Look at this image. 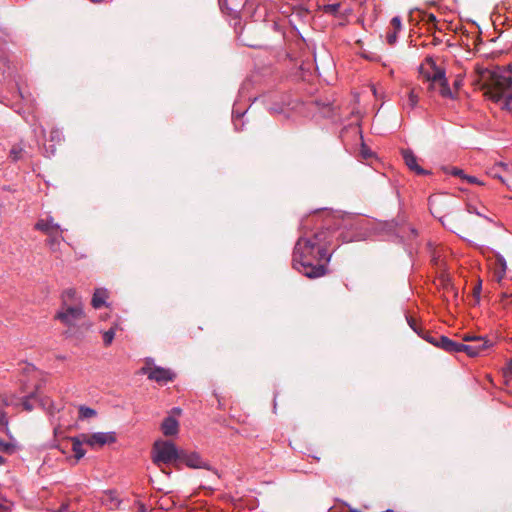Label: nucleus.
Returning <instances> with one entry per match:
<instances>
[{"mask_svg":"<svg viewBox=\"0 0 512 512\" xmlns=\"http://www.w3.org/2000/svg\"><path fill=\"white\" fill-rule=\"evenodd\" d=\"M329 242L330 231L328 229H322L310 235L303 233L293 250V268L308 278L325 275L326 264L331 257L327 249Z\"/></svg>","mask_w":512,"mask_h":512,"instance_id":"nucleus-1","label":"nucleus"},{"mask_svg":"<svg viewBox=\"0 0 512 512\" xmlns=\"http://www.w3.org/2000/svg\"><path fill=\"white\" fill-rule=\"evenodd\" d=\"M419 72L426 81L430 82L429 89L433 90L435 86L438 85L439 93L442 97L449 99L455 98L449 86L445 68L438 65L433 57H426L419 68Z\"/></svg>","mask_w":512,"mask_h":512,"instance_id":"nucleus-2","label":"nucleus"},{"mask_svg":"<svg viewBox=\"0 0 512 512\" xmlns=\"http://www.w3.org/2000/svg\"><path fill=\"white\" fill-rule=\"evenodd\" d=\"M489 98L501 105L503 109H510L512 104V75L499 76L493 87L487 91Z\"/></svg>","mask_w":512,"mask_h":512,"instance_id":"nucleus-3","label":"nucleus"},{"mask_svg":"<svg viewBox=\"0 0 512 512\" xmlns=\"http://www.w3.org/2000/svg\"><path fill=\"white\" fill-rule=\"evenodd\" d=\"M479 340L481 344H463L453 341L446 336H440L436 346L449 353L464 352L471 357H475L489 346L488 341L484 338H479Z\"/></svg>","mask_w":512,"mask_h":512,"instance_id":"nucleus-4","label":"nucleus"},{"mask_svg":"<svg viewBox=\"0 0 512 512\" xmlns=\"http://www.w3.org/2000/svg\"><path fill=\"white\" fill-rule=\"evenodd\" d=\"M153 461L156 464L176 463L180 460L181 450L169 441H157L153 446Z\"/></svg>","mask_w":512,"mask_h":512,"instance_id":"nucleus-5","label":"nucleus"},{"mask_svg":"<svg viewBox=\"0 0 512 512\" xmlns=\"http://www.w3.org/2000/svg\"><path fill=\"white\" fill-rule=\"evenodd\" d=\"M141 373L159 384H166L175 378L172 370L156 366L152 358H146L145 365L141 368Z\"/></svg>","mask_w":512,"mask_h":512,"instance_id":"nucleus-6","label":"nucleus"},{"mask_svg":"<svg viewBox=\"0 0 512 512\" xmlns=\"http://www.w3.org/2000/svg\"><path fill=\"white\" fill-rule=\"evenodd\" d=\"M84 317L83 308L80 303H74L70 306H62L56 313L55 318L68 327H74Z\"/></svg>","mask_w":512,"mask_h":512,"instance_id":"nucleus-7","label":"nucleus"},{"mask_svg":"<svg viewBox=\"0 0 512 512\" xmlns=\"http://www.w3.org/2000/svg\"><path fill=\"white\" fill-rule=\"evenodd\" d=\"M83 442L91 447H101L116 441L114 432H96L93 434H81Z\"/></svg>","mask_w":512,"mask_h":512,"instance_id":"nucleus-8","label":"nucleus"},{"mask_svg":"<svg viewBox=\"0 0 512 512\" xmlns=\"http://www.w3.org/2000/svg\"><path fill=\"white\" fill-rule=\"evenodd\" d=\"M219 5L222 11L227 10L229 15L237 16L241 9L249 10L254 4L252 0H245L244 3L236 0H219Z\"/></svg>","mask_w":512,"mask_h":512,"instance_id":"nucleus-9","label":"nucleus"},{"mask_svg":"<svg viewBox=\"0 0 512 512\" xmlns=\"http://www.w3.org/2000/svg\"><path fill=\"white\" fill-rule=\"evenodd\" d=\"M179 462L184 463L191 468H207L206 461L203 460L201 456L196 452L188 453L181 450Z\"/></svg>","mask_w":512,"mask_h":512,"instance_id":"nucleus-10","label":"nucleus"},{"mask_svg":"<svg viewBox=\"0 0 512 512\" xmlns=\"http://www.w3.org/2000/svg\"><path fill=\"white\" fill-rule=\"evenodd\" d=\"M402 156L407 167L418 175H426L428 171L417 164V158L410 149L402 150Z\"/></svg>","mask_w":512,"mask_h":512,"instance_id":"nucleus-11","label":"nucleus"},{"mask_svg":"<svg viewBox=\"0 0 512 512\" xmlns=\"http://www.w3.org/2000/svg\"><path fill=\"white\" fill-rule=\"evenodd\" d=\"M35 228L37 230H40L47 235H51L52 232L60 230V225L57 223H54L53 219L47 218V219H41L35 224Z\"/></svg>","mask_w":512,"mask_h":512,"instance_id":"nucleus-12","label":"nucleus"},{"mask_svg":"<svg viewBox=\"0 0 512 512\" xmlns=\"http://www.w3.org/2000/svg\"><path fill=\"white\" fill-rule=\"evenodd\" d=\"M47 413L50 417V422L54 426V433L57 434L58 430L60 429V419L57 417V414L61 411L62 407L57 406L54 402H49Z\"/></svg>","mask_w":512,"mask_h":512,"instance_id":"nucleus-13","label":"nucleus"},{"mask_svg":"<svg viewBox=\"0 0 512 512\" xmlns=\"http://www.w3.org/2000/svg\"><path fill=\"white\" fill-rule=\"evenodd\" d=\"M178 421L172 417H166L161 425L162 432L165 436H173L178 433Z\"/></svg>","mask_w":512,"mask_h":512,"instance_id":"nucleus-14","label":"nucleus"},{"mask_svg":"<svg viewBox=\"0 0 512 512\" xmlns=\"http://www.w3.org/2000/svg\"><path fill=\"white\" fill-rule=\"evenodd\" d=\"M62 140H63V134H62V132L59 129L51 130V132H50V142H52V143H60ZM44 150H45V156L46 157L53 156L54 153H55V145L54 144H50L48 146L45 145Z\"/></svg>","mask_w":512,"mask_h":512,"instance_id":"nucleus-15","label":"nucleus"},{"mask_svg":"<svg viewBox=\"0 0 512 512\" xmlns=\"http://www.w3.org/2000/svg\"><path fill=\"white\" fill-rule=\"evenodd\" d=\"M29 157L23 143L14 144L9 151V158L12 162H17Z\"/></svg>","mask_w":512,"mask_h":512,"instance_id":"nucleus-16","label":"nucleus"},{"mask_svg":"<svg viewBox=\"0 0 512 512\" xmlns=\"http://www.w3.org/2000/svg\"><path fill=\"white\" fill-rule=\"evenodd\" d=\"M466 210L470 214H475L479 217L486 219L489 222H493V220L486 214V212H488V209L484 205L478 206L472 203H467Z\"/></svg>","mask_w":512,"mask_h":512,"instance_id":"nucleus-17","label":"nucleus"},{"mask_svg":"<svg viewBox=\"0 0 512 512\" xmlns=\"http://www.w3.org/2000/svg\"><path fill=\"white\" fill-rule=\"evenodd\" d=\"M108 297V291L104 288H98L95 290L93 297H92V306L96 309L102 307L105 302L106 298Z\"/></svg>","mask_w":512,"mask_h":512,"instance_id":"nucleus-18","label":"nucleus"},{"mask_svg":"<svg viewBox=\"0 0 512 512\" xmlns=\"http://www.w3.org/2000/svg\"><path fill=\"white\" fill-rule=\"evenodd\" d=\"M246 110H240L237 107V103L234 104L233 110H232V121L235 130L240 131L244 125L242 122V117L245 115Z\"/></svg>","mask_w":512,"mask_h":512,"instance_id":"nucleus-19","label":"nucleus"},{"mask_svg":"<svg viewBox=\"0 0 512 512\" xmlns=\"http://www.w3.org/2000/svg\"><path fill=\"white\" fill-rule=\"evenodd\" d=\"M72 441V450L74 452V456L77 460L81 459L85 455V450L83 449L82 445L85 444L83 442V438H81V435L79 437H73L71 438Z\"/></svg>","mask_w":512,"mask_h":512,"instance_id":"nucleus-20","label":"nucleus"},{"mask_svg":"<svg viewBox=\"0 0 512 512\" xmlns=\"http://www.w3.org/2000/svg\"><path fill=\"white\" fill-rule=\"evenodd\" d=\"M62 232L63 230L60 229L58 231L52 232L51 235H48L47 244L51 250L56 251L58 249L61 240H63Z\"/></svg>","mask_w":512,"mask_h":512,"instance_id":"nucleus-21","label":"nucleus"},{"mask_svg":"<svg viewBox=\"0 0 512 512\" xmlns=\"http://www.w3.org/2000/svg\"><path fill=\"white\" fill-rule=\"evenodd\" d=\"M419 102V96L415 93L414 89H411L408 93L406 102L403 103L404 109H414Z\"/></svg>","mask_w":512,"mask_h":512,"instance_id":"nucleus-22","label":"nucleus"},{"mask_svg":"<svg viewBox=\"0 0 512 512\" xmlns=\"http://www.w3.org/2000/svg\"><path fill=\"white\" fill-rule=\"evenodd\" d=\"M76 294L75 289H66L62 294V306H70L69 302H74Z\"/></svg>","mask_w":512,"mask_h":512,"instance_id":"nucleus-23","label":"nucleus"},{"mask_svg":"<svg viewBox=\"0 0 512 512\" xmlns=\"http://www.w3.org/2000/svg\"><path fill=\"white\" fill-rule=\"evenodd\" d=\"M37 398V394L36 392H31L29 395L27 396H24L22 398V401H21V404L23 406V408L26 410V411H32L34 406L32 404V400L36 399Z\"/></svg>","mask_w":512,"mask_h":512,"instance_id":"nucleus-24","label":"nucleus"},{"mask_svg":"<svg viewBox=\"0 0 512 512\" xmlns=\"http://www.w3.org/2000/svg\"><path fill=\"white\" fill-rule=\"evenodd\" d=\"M16 449V441H4L0 439V452L12 454Z\"/></svg>","mask_w":512,"mask_h":512,"instance_id":"nucleus-25","label":"nucleus"},{"mask_svg":"<svg viewBox=\"0 0 512 512\" xmlns=\"http://www.w3.org/2000/svg\"><path fill=\"white\" fill-rule=\"evenodd\" d=\"M96 415V411L90 407L80 406L79 407V418L87 419Z\"/></svg>","mask_w":512,"mask_h":512,"instance_id":"nucleus-26","label":"nucleus"},{"mask_svg":"<svg viewBox=\"0 0 512 512\" xmlns=\"http://www.w3.org/2000/svg\"><path fill=\"white\" fill-rule=\"evenodd\" d=\"M444 171H445V173L453 175V176H456V177H459L462 180H464L465 176H466L464 171L462 169H460V168H457V167H446V168H444Z\"/></svg>","mask_w":512,"mask_h":512,"instance_id":"nucleus-27","label":"nucleus"},{"mask_svg":"<svg viewBox=\"0 0 512 512\" xmlns=\"http://www.w3.org/2000/svg\"><path fill=\"white\" fill-rule=\"evenodd\" d=\"M115 331L113 328L105 331L103 334V342L106 346L110 345L114 339Z\"/></svg>","mask_w":512,"mask_h":512,"instance_id":"nucleus-28","label":"nucleus"},{"mask_svg":"<svg viewBox=\"0 0 512 512\" xmlns=\"http://www.w3.org/2000/svg\"><path fill=\"white\" fill-rule=\"evenodd\" d=\"M497 262L501 268V273L499 275V279H501L506 273L507 263H506L505 258L501 255L497 257Z\"/></svg>","mask_w":512,"mask_h":512,"instance_id":"nucleus-29","label":"nucleus"},{"mask_svg":"<svg viewBox=\"0 0 512 512\" xmlns=\"http://www.w3.org/2000/svg\"><path fill=\"white\" fill-rule=\"evenodd\" d=\"M0 401L4 407L17 405V403L13 402V397H9L6 394H0Z\"/></svg>","mask_w":512,"mask_h":512,"instance_id":"nucleus-30","label":"nucleus"},{"mask_svg":"<svg viewBox=\"0 0 512 512\" xmlns=\"http://www.w3.org/2000/svg\"><path fill=\"white\" fill-rule=\"evenodd\" d=\"M489 175L493 178L499 179L502 183L506 184V180L502 177L497 166L490 169Z\"/></svg>","mask_w":512,"mask_h":512,"instance_id":"nucleus-31","label":"nucleus"},{"mask_svg":"<svg viewBox=\"0 0 512 512\" xmlns=\"http://www.w3.org/2000/svg\"><path fill=\"white\" fill-rule=\"evenodd\" d=\"M391 27H392V30H396V31H399L401 30L402 28V23H401V18L399 16H395L391 19Z\"/></svg>","mask_w":512,"mask_h":512,"instance_id":"nucleus-32","label":"nucleus"},{"mask_svg":"<svg viewBox=\"0 0 512 512\" xmlns=\"http://www.w3.org/2000/svg\"><path fill=\"white\" fill-rule=\"evenodd\" d=\"M398 33H399V31H396V30L388 31L386 34L387 42L391 45L396 43Z\"/></svg>","mask_w":512,"mask_h":512,"instance_id":"nucleus-33","label":"nucleus"},{"mask_svg":"<svg viewBox=\"0 0 512 512\" xmlns=\"http://www.w3.org/2000/svg\"><path fill=\"white\" fill-rule=\"evenodd\" d=\"M339 8H340V4L334 3V4L326 5L324 7V11L327 12V13L335 14V13H337L339 11Z\"/></svg>","mask_w":512,"mask_h":512,"instance_id":"nucleus-34","label":"nucleus"},{"mask_svg":"<svg viewBox=\"0 0 512 512\" xmlns=\"http://www.w3.org/2000/svg\"><path fill=\"white\" fill-rule=\"evenodd\" d=\"M464 180L467 181L468 183H471V184L484 185V183L481 182L480 180H478L475 176H471V175H467L466 174Z\"/></svg>","mask_w":512,"mask_h":512,"instance_id":"nucleus-35","label":"nucleus"},{"mask_svg":"<svg viewBox=\"0 0 512 512\" xmlns=\"http://www.w3.org/2000/svg\"><path fill=\"white\" fill-rule=\"evenodd\" d=\"M361 155L364 159H369L372 157L373 153L363 144L361 148Z\"/></svg>","mask_w":512,"mask_h":512,"instance_id":"nucleus-36","label":"nucleus"},{"mask_svg":"<svg viewBox=\"0 0 512 512\" xmlns=\"http://www.w3.org/2000/svg\"><path fill=\"white\" fill-rule=\"evenodd\" d=\"M480 337H477V336H471V335H465L463 337V340L464 341H473L475 342L474 344H481V341L479 340Z\"/></svg>","mask_w":512,"mask_h":512,"instance_id":"nucleus-37","label":"nucleus"},{"mask_svg":"<svg viewBox=\"0 0 512 512\" xmlns=\"http://www.w3.org/2000/svg\"><path fill=\"white\" fill-rule=\"evenodd\" d=\"M33 133L35 134V136H41V137H44L45 136V129L42 125L39 126V131L37 130V128H33Z\"/></svg>","mask_w":512,"mask_h":512,"instance_id":"nucleus-38","label":"nucleus"},{"mask_svg":"<svg viewBox=\"0 0 512 512\" xmlns=\"http://www.w3.org/2000/svg\"><path fill=\"white\" fill-rule=\"evenodd\" d=\"M7 424V414L3 409H0V425Z\"/></svg>","mask_w":512,"mask_h":512,"instance_id":"nucleus-39","label":"nucleus"},{"mask_svg":"<svg viewBox=\"0 0 512 512\" xmlns=\"http://www.w3.org/2000/svg\"><path fill=\"white\" fill-rule=\"evenodd\" d=\"M1 426L3 427L5 434L10 438V440L15 441L9 429V421L7 420V424Z\"/></svg>","mask_w":512,"mask_h":512,"instance_id":"nucleus-40","label":"nucleus"},{"mask_svg":"<svg viewBox=\"0 0 512 512\" xmlns=\"http://www.w3.org/2000/svg\"><path fill=\"white\" fill-rule=\"evenodd\" d=\"M1 426L3 427L5 434L10 438V440L15 441L9 429V421L7 420V424Z\"/></svg>","mask_w":512,"mask_h":512,"instance_id":"nucleus-41","label":"nucleus"},{"mask_svg":"<svg viewBox=\"0 0 512 512\" xmlns=\"http://www.w3.org/2000/svg\"><path fill=\"white\" fill-rule=\"evenodd\" d=\"M10 503L8 501L0 502V512H9Z\"/></svg>","mask_w":512,"mask_h":512,"instance_id":"nucleus-42","label":"nucleus"},{"mask_svg":"<svg viewBox=\"0 0 512 512\" xmlns=\"http://www.w3.org/2000/svg\"><path fill=\"white\" fill-rule=\"evenodd\" d=\"M495 166H497V168L500 170V169H503L504 171H508L510 169V165L507 164V163H498L496 164Z\"/></svg>","mask_w":512,"mask_h":512,"instance_id":"nucleus-43","label":"nucleus"},{"mask_svg":"<svg viewBox=\"0 0 512 512\" xmlns=\"http://www.w3.org/2000/svg\"><path fill=\"white\" fill-rule=\"evenodd\" d=\"M480 292H481V283H478V284L475 286V288H474V293H475V295H477V297H479Z\"/></svg>","mask_w":512,"mask_h":512,"instance_id":"nucleus-44","label":"nucleus"},{"mask_svg":"<svg viewBox=\"0 0 512 512\" xmlns=\"http://www.w3.org/2000/svg\"><path fill=\"white\" fill-rule=\"evenodd\" d=\"M428 21H429V22H435V21H436V17H435V15H433V14H429V15H428Z\"/></svg>","mask_w":512,"mask_h":512,"instance_id":"nucleus-45","label":"nucleus"},{"mask_svg":"<svg viewBox=\"0 0 512 512\" xmlns=\"http://www.w3.org/2000/svg\"><path fill=\"white\" fill-rule=\"evenodd\" d=\"M460 85H461V80H460V79L455 80V82H454V86H455L457 89L460 87Z\"/></svg>","mask_w":512,"mask_h":512,"instance_id":"nucleus-46","label":"nucleus"},{"mask_svg":"<svg viewBox=\"0 0 512 512\" xmlns=\"http://www.w3.org/2000/svg\"><path fill=\"white\" fill-rule=\"evenodd\" d=\"M428 341L436 346V343L439 341V338L436 340L434 338L428 339Z\"/></svg>","mask_w":512,"mask_h":512,"instance_id":"nucleus-47","label":"nucleus"},{"mask_svg":"<svg viewBox=\"0 0 512 512\" xmlns=\"http://www.w3.org/2000/svg\"><path fill=\"white\" fill-rule=\"evenodd\" d=\"M507 370L512 375V360L509 362Z\"/></svg>","mask_w":512,"mask_h":512,"instance_id":"nucleus-48","label":"nucleus"},{"mask_svg":"<svg viewBox=\"0 0 512 512\" xmlns=\"http://www.w3.org/2000/svg\"><path fill=\"white\" fill-rule=\"evenodd\" d=\"M410 232H411V235H412L413 237H416V236H417V231H416L414 228H411V229H410Z\"/></svg>","mask_w":512,"mask_h":512,"instance_id":"nucleus-49","label":"nucleus"},{"mask_svg":"<svg viewBox=\"0 0 512 512\" xmlns=\"http://www.w3.org/2000/svg\"><path fill=\"white\" fill-rule=\"evenodd\" d=\"M349 512H361V511L358 510V509L352 508V509L349 510Z\"/></svg>","mask_w":512,"mask_h":512,"instance_id":"nucleus-50","label":"nucleus"},{"mask_svg":"<svg viewBox=\"0 0 512 512\" xmlns=\"http://www.w3.org/2000/svg\"><path fill=\"white\" fill-rule=\"evenodd\" d=\"M4 463V458L0 456V465Z\"/></svg>","mask_w":512,"mask_h":512,"instance_id":"nucleus-51","label":"nucleus"},{"mask_svg":"<svg viewBox=\"0 0 512 512\" xmlns=\"http://www.w3.org/2000/svg\"><path fill=\"white\" fill-rule=\"evenodd\" d=\"M19 93H20L21 98H23V99H24V95L22 94V92H21V91H19Z\"/></svg>","mask_w":512,"mask_h":512,"instance_id":"nucleus-52","label":"nucleus"},{"mask_svg":"<svg viewBox=\"0 0 512 512\" xmlns=\"http://www.w3.org/2000/svg\"><path fill=\"white\" fill-rule=\"evenodd\" d=\"M441 222H442V225L446 226V224H445L443 219H441Z\"/></svg>","mask_w":512,"mask_h":512,"instance_id":"nucleus-53","label":"nucleus"},{"mask_svg":"<svg viewBox=\"0 0 512 512\" xmlns=\"http://www.w3.org/2000/svg\"><path fill=\"white\" fill-rule=\"evenodd\" d=\"M409 325H410L413 329H415V328L413 327V323H411L410 321H409Z\"/></svg>","mask_w":512,"mask_h":512,"instance_id":"nucleus-54","label":"nucleus"},{"mask_svg":"<svg viewBox=\"0 0 512 512\" xmlns=\"http://www.w3.org/2000/svg\"><path fill=\"white\" fill-rule=\"evenodd\" d=\"M386 512H393L391 509H388Z\"/></svg>","mask_w":512,"mask_h":512,"instance_id":"nucleus-55","label":"nucleus"}]
</instances>
